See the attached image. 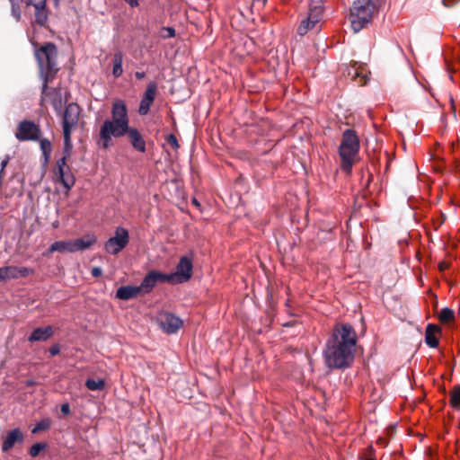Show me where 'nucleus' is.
I'll use <instances>...</instances> for the list:
<instances>
[{
	"label": "nucleus",
	"instance_id": "22",
	"mask_svg": "<svg viewBox=\"0 0 460 460\" xmlns=\"http://www.w3.org/2000/svg\"><path fill=\"white\" fill-rule=\"evenodd\" d=\"M53 335V328L51 326H46L43 328H36L29 337L31 342L34 341H44L49 339Z\"/></svg>",
	"mask_w": 460,
	"mask_h": 460
},
{
	"label": "nucleus",
	"instance_id": "32",
	"mask_svg": "<svg viewBox=\"0 0 460 460\" xmlns=\"http://www.w3.org/2000/svg\"><path fill=\"white\" fill-rule=\"evenodd\" d=\"M51 421L49 419H43L39 421L36 426L32 429V433H37L41 430H46L50 428Z\"/></svg>",
	"mask_w": 460,
	"mask_h": 460
},
{
	"label": "nucleus",
	"instance_id": "7",
	"mask_svg": "<svg viewBox=\"0 0 460 460\" xmlns=\"http://www.w3.org/2000/svg\"><path fill=\"white\" fill-rule=\"evenodd\" d=\"M128 128L118 126L114 121L106 119L100 128V144L103 148H108L111 145L112 137H121L126 135Z\"/></svg>",
	"mask_w": 460,
	"mask_h": 460
},
{
	"label": "nucleus",
	"instance_id": "44",
	"mask_svg": "<svg viewBox=\"0 0 460 460\" xmlns=\"http://www.w3.org/2000/svg\"><path fill=\"white\" fill-rule=\"evenodd\" d=\"M448 268V264L447 262L446 261H442L438 264V269L440 271H444L445 270H447Z\"/></svg>",
	"mask_w": 460,
	"mask_h": 460
},
{
	"label": "nucleus",
	"instance_id": "17",
	"mask_svg": "<svg viewBox=\"0 0 460 460\" xmlns=\"http://www.w3.org/2000/svg\"><path fill=\"white\" fill-rule=\"evenodd\" d=\"M33 273V270L27 267L6 266L0 268V280L6 281L21 277H27Z\"/></svg>",
	"mask_w": 460,
	"mask_h": 460
},
{
	"label": "nucleus",
	"instance_id": "12",
	"mask_svg": "<svg viewBox=\"0 0 460 460\" xmlns=\"http://www.w3.org/2000/svg\"><path fill=\"white\" fill-rule=\"evenodd\" d=\"M80 111V107L76 103L71 102L66 106L64 112L61 113L63 133L72 134L77 126Z\"/></svg>",
	"mask_w": 460,
	"mask_h": 460
},
{
	"label": "nucleus",
	"instance_id": "43",
	"mask_svg": "<svg viewBox=\"0 0 460 460\" xmlns=\"http://www.w3.org/2000/svg\"><path fill=\"white\" fill-rule=\"evenodd\" d=\"M125 2L131 7H137L139 4L138 0H125Z\"/></svg>",
	"mask_w": 460,
	"mask_h": 460
},
{
	"label": "nucleus",
	"instance_id": "26",
	"mask_svg": "<svg viewBox=\"0 0 460 460\" xmlns=\"http://www.w3.org/2000/svg\"><path fill=\"white\" fill-rule=\"evenodd\" d=\"M449 403L453 409L460 410V385H455L450 392Z\"/></svg>",
	"mask_w": 460,
	"mask_h": 460
},
{
	"label": "nucleus",
	"instance_id": "14",
	"mask_svg": "<svg viewBox=\"0 0 460 460\" xmlns=\"http://www.w3.org/2000/svg\"><path fill=\"white\" fill-rule=\"evenodd\" d=\"M158 282H168L167 274L156 270L149 271L138 286L141 294L150 293Z\"/></svg>",
	"mask_w": 460,
	"mask_h": 460
},
{
	"label": "nucleus",
	"instance_id": "28",
	"mask_svg": "<svg viewBox=\"0 0 460 460\" xmlns=\"http://www.w3.org/2000/svg\"><path fill=\"white\" fill-rule=\"evenodd\" d=\"M436 329L435 326L429 324L426 329L425 341L430 348H436L438 345V341L433 333Z\"/></svg>",
	"mask_w": 460,
	"mask_h": 460
},
{
	"label": "nucleus",
	"instance_id": "30",
	"mask_svg": "<svg viewBox=\"0 0 460 460\" xmlns=\"http://www.w3.org/2000/svg\"><path fill=\"white\" fill-rule=\"evenodd\" d=\"M105 383L102 379H92L89 378L85 382V386L91 391H100L104 388Z\"/></svg>",
	"mask_w": 460,
	"mask_h": 460
},
{
	"label": "nucleus",
	"instance_id": "35",
	"mask_svg": "<svg viewBox=\"0 0 460 460\" xmlns=\"http://www.w3.org/2000/svg\"><path fill=\"white\" fill-rule=\"evenodd\" d=\"M11 5H12V14L16 19V21H19L21 18V10L19 4L15 0H10Z\"/></svg>",
	"mask_w": 460,
	"mask_h": 460
},
{
	"label": "nucleus",
	"instance_id": "46",
	"mask_svg": "<svg viewBox=\"0 0 460 460\" xmlns=\"http://www.w3.org/2000/svg\"><path fill=\"white\" fill-rule=\"evenodd\" d=\"M135 76L137 77V79L142 80L143 78H145L146 74L145 72H136Z\"/></svg>",
	"mask_w": 460,
	"mask_h": 460
},
{
	"label": "nucleus",
	"instance_id": "6",
	"mask_svg": "<svg viewBox=\"0 0 460 460\" xmlns=\"http://www.w3.org/2000/svg\"><path fill=\"white\" fill-rule=\"evenodd\" d=\"M129 243L128 231L122 227L118 226L115 229L114 235L110 237L104 243V250L107 253L117 255Z\"/></svg>",
	"mask_w": 460,
	"mask_h": 460
},
{
	"label": "nucleus",
	"instance_id": "8",
	"mask_svg": "<svg viewBox=\"0 0 460 460\" xmlns=\"http://www.w3.org/2000/svg\"><path fill=\"white\" fill-rule=\"evenodd\" d=\"M50 81H43L41 89L40 105L45 106L49 103L58 114L62 113L63 96L60 88H49L48 86Z\"/></svg>",
	"mask_w": 460,
	"mask_h": 460
},
{
	"label": "nucleus",
	"instance_id": "1",
	"mask_svg": "<svg viewBox=\"0 0 460 460\" xmlns=\"http://www.w3.org/2000/svg\"><path fill=\"white\" fill-rule=\"evenodd\" d=\"M357 334L349 323H337L323 350L325 363L330 368H346L354 360Z\"/></svg>",
	"mask_w": 460,
	"mask_h": 460
},
{
	"label": "nucleus",
	"instance_id": "47",
	"mask_svg": "<svg viewBox=\"0 0 460 460\" xmlns=\"http://www.w3.org/2000/svg\"><path fill=\"white\" fill-rule=\"evenodd\" d=\"M192 204H193L194 206H196L197 208L200 206V205H199V202L196 199H192Z\"/></svg>",
	"mask_w": 460,
	"mask_h": 460
},
{
	"label": "nucleus",
	"instance_id": "25",
	"mask_svg": "<svg viewBox=\"0 0 460 460\" xmlns=\"http://www.w3.org/2000/svg\"><path fill=\"white\" fill-rule=\"evenodd\" d=\"M64 136V147H63V156L60 159L67 160L70 158L73 149V145L71 141V134L63 133Z\"/></svg>",
	"mask_w": 460,
	"mask_h": 460
},
{
	"label": "nucleus",
	"instance_id": "29",
	"mask_svg": "<svg viewBox=\"0 0 460 460\" xmlns=\"http://www.w3.org/2000/svg\"><path fill=\"white\" fill-rule=\"evenodd\" d=\"M48 20V13L46 7H39L35 8V22L43 26Z\"/></svg>",
	"mask_w": 460,
	"mask_h": 460
},
{
	"label": "nucleus",
	"instance_id": "13",
	"mask_svg": "<svg viewBox=\"0 0 460 460\" xmlns=\"http://www.w3.org/2000/svg\"><path fill=\"white\" fill-rule=\"evenodd\" d=\"M160 328L167 334L176 333L183 325L182 320L169 312H161L156 317Z\"/></svg>",
	"mask_w": 460,
	"mask_h": 460
},
{
	"label": "nucleus",
	"instance_id": "40",
	"mask_svg": "<svg viewBox=\"0 0 460 460\" xmlns=\"http://www.w3.org/2000/svg\"><path fill=\"white\" fill-rule=\"evenodd\" d=\"M91 272H92L93 277H94V278H98V277L102 276V270L99 267L93 268Z\"/></svg>",
	"mask_w": 460,
	"mask_h": 460
},
{
	"label": "nucleus",
	"instance_id": "21",
	"mask_svg": "<svg viewBox=\"0 0 460 460\" xmlns=\"http://www.w3.org/2000/svg\"><path fill=\"white\" fill-rule=\"evenodd\" d=\"M75 252L84 251L97 242V237L93 234H88L82 238L73 240Z\"/></svg>",
	"mask_w": 460,
	"mask_h": 460
},
{
	"label": "nucleus",
	"instance_id": "45",
	"mask_svg": "<svg viewBox=\"0 0 460 460\" xmlns=\"http://www.w3.org/2000/svg\"><path fill=\"white\" fill-rule=\"evenodd\" d=\"M445 219L446 216L444 214H441L440 218L438 221H436L435 224H437V226H439L444 223Z\"/></svg>",
	"mask_w": 460,
	"mask_h": 460
},
{
	"label": "nucleus",
	"instance_id": "4",
	"mask_svg": "<svg viewBox=\"0 0 460 460\" xmlns=\"http://www.w3.org/2000/svg\"><path fill=\"white\" fill-rule=\"evenodd\" d=\"M359 151V139L353 129H346L342 134L339 147V155L341 160V169L350 172Z\"/></svg>",
	"mask_w": 460,
	"mask_h": 460
},
{
	"label": "nucleus",
	"instance_id": "23",
	"mask_svg": "<svg viewBox=\"0 0 460 460\" xmlns=\"http://www.w3.org/2000/svg\"><path fill=\"white\" fill-rule=\"evenodd\" d=\"M73 240L57 241L50 245L49 252H75Z\"/></svg>",
	"mask_w": 460,
	"mask_h": 460
},
{
	"label": "nucleus",
	"instance_id": "38",
	"mask_svg": "<svg viewBox=\"0 0 460 460\" xmlns=\"http://www.w3.org/2000/svg\"><path fill=\"white\" fill-rule=\"evenodd\" d=\"M357 75H358V66L357 64L351 66L348 69V75L351 77V79L355 82L357 81Z\"/></svg>",
	"mask_w": 460,
	"mask_h": 460
},
{
	"label": "nucleus",
	"instance_id": "34",
	"mask_svg": "<svg viewBox=\"0 0 460 460\" xmlns=\"http://www.w3.org/2000/svg\"><path fill=\"white\" fill-rule=\"evenodd\" d=\"M367 72L364 67L358 66V75L357 81H355L358 84H365L367 83Z\"/></svg>",
	"mask_w": 460,
	"mask_h": 460
},
{
	"label": "nucleus",
	"instance_id": "11",
	"mask_svg": "<svg viewBox=\"0 0 460 460\" xmlns=\"http://www.w3.org/2000/svg\"><path fill=\"white\" fill-rule=\"evenodd\" d=\"M41 130L38 124L31 120L21 121L16 128L15 137L19 141H37L40 140Z\"/></svg>",
	"mask_w": 460,
	"mask_h": 460
},
{
	"label": "nucleus",
	"instance_id": "10",
	"mask_svg": "<svg viewBox=\"0 0 460 460\" xmlns=\"http://www.w3.org/2000/svg\"><path fill=\"white\" fill-rule=\"evenodd\" d=\"M192 269L191 258L182 256L176 266L175 272L167 274L168 282L174 284L188 281L192 276Z\"/></svg>",
	"mask_w": 460,
	"mask_h": 460
},
{
	"label": "nucleus",
	"instance_id": "16",
	"mask_svg": "<svg viewBox=\"0 0 460 460\" xmlns=\"http://www.w3.org/2000/svg\"><path fill=\"white\" fill-rule=\"evenodd\" d=\"M157 92V85L155 82H150L141 99L138 113L142 116L148 114L150 107L152 106Z\"/></svg>",
	"mask_w": 460,
	"mask_h": 460
},
{
	"label": "nucleus",
	"instance_id": "37",
	"mask_svg": "<svg viewBox=\"0 0 460 460\" xmlns=\"http://www.w3.org/2000/svg\"><path fill=\"white\" fill-rule=\"evenodd\" d=\"M47 0H27V4L34 6V8L46 7Z\"/></svg>",
	"mask_w": 460,
	"mask_h": 460
},
{
	"label": "nucleus",
	"instance_id": "20",
	"mask_svg": "<svg viewBox=\"0 0 460 460\" xmlns=\"http://www.w3.org/2000/svg\"><path fill=\"white\" fill-rule=\"evenodd\" d=\"M141 295L138 286H122L117 289L116 297L121 300H129Z\"/></svg>",
	"mask_w": 460,
	"mask_h": 460
},
{
	"label": "nucleus",
	"instance_id": "9",
	"mask_svg": "<svg viewBox=\"0 0 460 460\" xmlns=\"http://www.w3.org/2000/svg\"><path fill=\"white\" fill-rule=\"evenodd\" d=\"M53 174L55 181L60 182L66 191H69L75 183V177L65 159H58L53 169Z\"/></svg>",
	"mask_w": 460,
	"mask_h": 460
},
{
	"label": "nucleus",
	"instance_id": "39",
	"mask_svg": "<svg viewBox=\"0 0 460 460\" xmlns=\"http://www.w3.org/2000/svg\"><path fill=\"white\" fill-rule=\"evenodd\" d=\"M164 30L167 32L164 36L165 38H172L175 36V30L172 27L164 28Z\"/></svg>",
	"mask_w": 460,
	"mask_h": 460
},
{
	"label": "nucleus",
	"instance_id": "2",
	"mask_svg": "<svg viewBox=\"0 0 460 460\" xmlns=\"http://www.w3.org/2000/svg\"><path fill=\"white\" fill-rule=\"evenodd\" d=\"M379 6L380 0H355L349 14L352 30L361 31L378 13Z\"/></svg>",
	"mask_w": 460,
	"mask_h": 460
},
{
	"label": "nucleus",
	"instance_id": "24",
	"mask_svg": "<svg viewBox=\"0 0 460 460\" xmlns=\"http://www.w3.org/2000/svg\"><path fill=\"white\" fill-rule=\"evenodd\" d=\"M113 68L112 75L115 77H119L123 73L122 63H123V55L121 52H117L113 56Z\"/></svg>",
	"mask_w": 460,
	"mask_h": 460
},
{
	"label": "nucleus",
	"instance_id": "19",
	"mask_svg": "<svg viewBox=\"0 0 460 460\" xmlns=\"http://www.w3.org/2000/svg\"><path fill=\"white\" fill-rule=\"evenodd\" d=\"M22 440L23 435L22 431L19 429H13L7 433L4 439L2 450L4 452H8L17 442H22Z\"/></svg>",
	"mask_w": 460,
	"mask_h": 460
},
{
	"label": "nucleus",
	"instance_id": "42",
	"mask_svg": "<svg viewBox=\"0 0 460 460\" xmlns=\"http://www.w3.org/2000/svg\"><path fill=\"white\" fill-rule=\"evenodd\" d=\"M60 349H59V347L58 345H54L52 346L50 349H49V353L52 355V356H56L59 353Z\"/></svg>",
	"mask_w": 460,
	"mask_h": 460
},
{
	"label": "nucleus",
	"instance_id": "3",
	"mask_svg": "<svg viewBox=\"0 0 460 460\" xmlns=\"http://www.w3.org/2000/svg\"><path fill=\"white\" fill-rule=\"evenodd\" d=\"M58 49L55 44L49 42L35 49V57L43 81H52L58 71Z\"/></svg>",
	"mask_w": 460,
	"mask_h": 460
},
{
	"label": "nucleus",
	"instance_id": "18",
	"mask_svg": "<svg viewBox=\"0 0 460 460\" xmlns=\"http://www.w3.org/2000/svg\"><path fill=\"white\" fill-rule=\"evenodd\" d=\"M128 139L132 146V147L138 153H146V140L141 134V132L133 127L128 128L126 132Z\"/></svg>",
	"mask_w": 460,
	"mask_h": 460
},
{
	"label": "nucleus",
	"instance_id": "31",
	"mask_svg": "<svg viewBox=\"0 0 460 460\" xmlns=\"http://www.w3.org/2000/svg\"><path fill=\"white\" fill-rule=\"evenodd\" d=\"M454 318L455 312L448 307L443 308L438 314L439 321L444 323L453 321Z\"/></svg>",
	"mask_w": 460,
	"mask_h": 460
},
{
	"label": "nucleus",
	"instance_id": "27",
	"mask_svg": "<svg viewBox=\"0 0 460 460\" xmlns=\"http://www.w3.org/2000/svg\"><path fill=\"white\" fill-rule=\"evenodd\" d=\"M40 146L43 155L44 162L48 163L52 152L51 142L47 138H42L40 140Z\"/></svg>",
	"mask_w": 460,
	"mask_h": 460
},
{
	"label": "nucleus",
	"instance_id": "36",
	"mask_svg": "<svg viewBox=\"0 0 460 460\" xmlns=\"http://www.w3.org/2000/svg\"><path fill=\"white\" fill-rule=\"evenodd\" d=\"M166 142L168 145H170L173 149H178L180 147V145L178 143V140L176 137L173 134H170L166 137Z\"/></svg>",
	"mask_w": 460,
	"mask_h": 460
},
{
	"label": "nucleus",
	"instance_id": "5",
	"mask_svg": "<svg viewBox=\"0 0 460 460\" xmlns=\"http://www.w3.org/2000/svg\"><path fill=\"white\" fill-rule=\"evenodd\" d=\"M323 14V5L321 0H310L309 10L304 18L301 19L296 32L300 36L305 35L308 31L321 28V21Z\"/></svg>",
	"mask_w": 460,
	"mask_h": 460
},
{
	"label": "nucleus",
	"instance_id": "33",
	"mask_svg": "<svg viewBox=\"0 0 460 460\" xmlns=\"http://www.w3.org/2000/svg\"><path fill=\"white\" fill-rule=\"evenodd\" d=\"M45 448V443H36L31 447L29 454L31 456L35 457Z\"/></svg>",
	"mask_w": 460,
	"mask_h": 460
},
{
	"label": "nucleus",
	"instance_id": "15",
	"mask_svg": "<svg viewBox=\"0 0 460 460\" xmlns=\"http://www.w3.org/2000/svg\"><path fill=\"white\" fill-rule=\"evenodd\" d=\"M118 126H123L129 128V119L128 115V109L125 102L121 100H118L113 102L111 108V119Z\"/></svg>",
	"mask_w": 460,
	"mask_h": 460
},
{
	"label": "nucleus",
	"instance_id": "41",
	"mask_svg": "<svg viewBox=\"0 0 460 460\" xmlns=\"http://www.w3.org/2000/svg\"><path fill=\"white\" fill-rule=\"evenodd\" d=\"M60 411L64 415H68L70 413V406L68 403H63L60 407Z\"/></svg>",
	"mask_w": 460,
	"mask_h": 460
}]
</instances>
